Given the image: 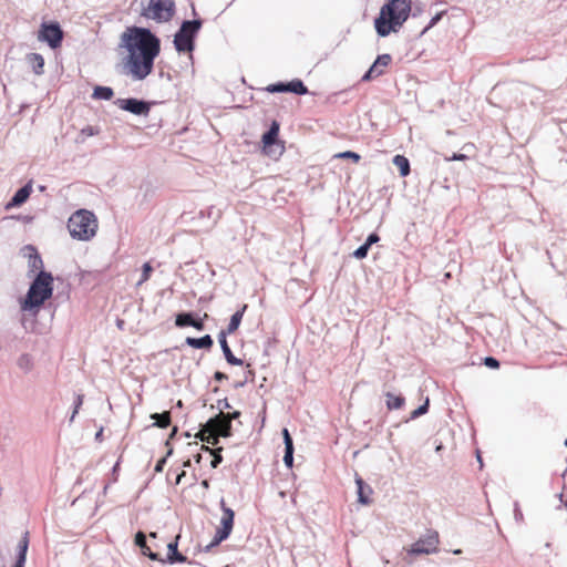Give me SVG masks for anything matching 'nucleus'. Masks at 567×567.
Wrapping results in <instances>:
<instances>
[{"label": "nucleus", "instance_id": "obj_17", "mask_svg": "<svg viewBox=\"0 0 567 567\" xmlns=\"http://www.w3.org/2000/svg\"><path fill=\"white\" fill-rule=\"evenodd\" d=\"M25 59L35 74L41 75L43 73L44 59L41 54L29 53Z\"/></svg>", "mask_w": 567, "mask_h": 567}, {"label": "nucleus", "instance_id": "obj_8", "mask_svg": "<svg viewBox=\"0 0 567 567\" xmlns=\"http://www.w3.org/2000/svg\"><path fill=\"white\" fill-rule=\"evenodd\" d=\"M38 39L42 42H47L52 49H56L61 45L63 40V31L56 22H43Z\"/></svg>", "mask_w": 567, "mask_h": 567}, {"label": "nucleus", "instance_id": "obj_31", "mask_svg": "<svg viewBox=\"0 0 567 567\" xmlns=\"http://www.w3.org/2000/svg\"><path fill=\"white\" fill-rule=\"evenodd\" d=\"M369 249L370 247H368L367 244H363L353 251V257L357 259H363L367 257Z\"/></svg>", "mask_w": 567, "mask_h": 567}, {"label": "nucleus", "instance_id": "obj_57", "mask_svg": "<svg viewBox=\"0 0 567 567\" xmlns=\"http://www.w3.org/2000/svg\"><path fill=\"white\" fill-rule=\"evenodd\" d=\"M123 323H124V322H123L122 320H118V321H117V326H118L120 328H122Z\"/></svg>", "mask_w": 567, "mask_h": 567}, {"label": "nucleus", "instance_id": "obj_19", "mask_svg": "<svg viewBox=\"0 0 567 567\" xmlns=\"http://www.w3.org/2000/svg\"><path fill=\"white\" fill-rule=\"evenodd\" d=\"M246 309H247V305H244L240 310L236 311L231 316L230 321H229L228 327H227V330L225 331L226 334H231V333H234L238 329V327H239V324L241 322L244 312L246 311Z\"/></svg>", "mask_w": 567, "mask_h": 567}, {"label": "nucleus", "instance_id": "obj_60", "mask_svg": "<svg viewBox=\"0 0 567 567\" xmlns=\"http://www.w3.org/2000/svg\"><path fill=\"white\" fill-rule=\"evenodd\" d=\"M182 405H183V403H182V401L179 400V401L177 402V406H179V408H181Z\"/></svg>", "mask_w": 567, "mask_h": 567}, {"label": "nucleus", "instance_id": "obj_52", "mask_svg": "<svg viewBox=\"0 0 567 567\" xmlns=\"http://www.w3.org/2000/svg\"><path fill=\"white\" fill-rule=\"evenodd\" d=\"M185 476V472L183 471L182 473H179L176 477V481H175V484L178 485L181 484L182 482V478Z\"/></svg>", "mask_w": 567, "mask_h": 567}, {"label": "nucleus", "instance_id": "obj_50", "mask_svg": "<svg viewBox=\"0 0 567 567\" xmlns=\"http://www.w3.org/2000/svg\"><path fill=\"white\" fill-rule=\"evenodd\" d=\"M214 379L218 382L224 381L227 379V375L224 372L216 371L214 374Z\"/></svg>", "mask_w": 567, "mask_h": 567}, {"label": "nucleus", "instance_id": "obj_20", "mask_svg": "<svg viewBox=\"0 0 567 567\" xmlns=\"http://www.w3.org/2000/svg\"><path fill=\"white\" fill-rule=\"evenodd\" d=\"M25 250L30 251L29 254V268L31 271L41 269L43 267V261L40 255L32 246H27Z\"/></svg>", "mask_w": 567, "mask_h": 567}, {"label": "nucleus", "instance_id": "obj_36", "mask_svg": "<svg viewBox=\"0 0 567 567\" xmlns=\"http://www.w3.org/2000/svg\"><path fill=\"white\" fill-rule=\"evenodd\" d=\"M83 398H84V396H83V394H79V395L76 396V400H75V403H74V410H73L72 415H71V417H70V422H73V421H74V417H75V415L78 414L79 409L81 408V405H82V403H83Z\"/></svg>", "mask_w": 567, "mask_h": 567}, {"label": "nucleus", "instance_id": "obj_6", "mask_svg": "<svg viewBox=\"0 0 567 567\" xmlns=\"http://www.w3.org/2000/svg\"><path fill=\"white\" fill-rule=\"evenodd\" d=\"M202 27L200 20H186L174 37V45L178 52H192L194 39Z\"/></svg>", "mask_w": 567, "mask_h": 567}, {"label": "nucleus", "instance_id": "obj_46", "mask_svg": "<svg viewBox=\"0 0 567 567\" xmlns=\"http://www.w3.org/2000/svg\"><path fill=\"white\" fill-rule=\"evenodd\" d=\"M192 327H194L198 331H202L205 329V326H204V322L202 319H195Z\"/></svg>", "mask_w": 567, "mask_h": 567}, {"label": "nucleus", "instance_id": "obj_44", "mask_svg": "<svg viewBox=\"0 0 567 567\" xmlns=\"http://www.w3.org/2000/svg\"><path fill=\"white\" fill-rule=\"evenodd\" d=\"M217 406H218L220 412H223V410H225V409H230L231 408L229 402L227 401V399L219 400L217 402Z\"/></svg>", "mask_w": 567, "mask_h": 567}, {"label": "nucleus", "instance_id": "obj_32", "mask_svg": "<svg viewBox=\"0 0 567 567\" xmlns=\"http://www.w3.org/2000/svg\"><path fill=\"white\" fill-rule=\"evenodd\" d=\"M336 156L339 158H350L355 163L360 161V155L352 151H346V152L337 154Z\"/></svg>", "mask_w": 567, "mask_h": 567}, {"label": "nucleus", "instance_id": "obj_26", "mask_svg": "<svg viewBox=\"0 0 567 567\" xmlns=\"http://www.w3.org/2000/svg\"><path fill=\"white\" fill-rule=\"evenodd\" d=\"M386 396V406L389 410H396L402 408L404 404V398L402 395H395L391 392L385 394Z\"/></svg>", "mask_w": 567, "mask_h": 567}, {"label": "nucleus", "instance_id": "obj_12", "mask_svg": "<svg viewBox=\"0 0 567 567\" xmlns=\"http://www.w3.org/2000/svg\"><path fill=\"white\" fill-rule=\"evenodd\" d=\"M32 193V181L28 182L24 186L19 188L10 202L6 205V209H11L13 207H19L24 204Z\"/></svg>", "mask_w": 567, "mask_h": 567}, {"label": "nucleus", "instance_id": "obj_18", "mask_svg": "<svg viewBox=\"0 0 567 567\" xmlns=\"http://www.w3.org/2000/svg\"><path fill=\"white\" fill-rule=\"evenodd\" d=\"M279 132V124L277 122H272L269 130L262 135V144L265 150L275 144Z\"/></svg>", "mask_w": 567, "mask_h": 567}, {"label": "nucleus", "instance_id": "obj_4", "mask_svg": "<svg viewBox=\"0 0 567 567\" xmlns=\"http://www.w3.org/2000/svg\"><path fill=\"white\" fill-rule=\"evenodd\" d=\"M68 229L73 238L90 240L96 234L97 219L92 212L79 209L70 216Z\"/></svg>", "mask_w": 567, "mask_h": 567}, {"label": "nucleus", "instance_id": "obj_3", "mask_svg": "<svg viewBox=\"0 0 567 567\" xmlns=\"http://www.w3.org/2000/svg\"><path fill=\"white\" fill-rule=\"evenodd\" d=\"M53 276L51 272L40 270L31 282L27 296L20 301L22 311L37 315L41 306L52 297Z\"/></svg>", "mask_w": 567, "mask_h": 567}, {"label": "nucleus", "instance_id": "obj_33", "mask_svg": "<svg viewBox=\"0 0 567 567\" xmlns=\"http://www.w3.org/2000/svg\"><path fill=\"white\" fill-rule=\"evenodd\" d=\"M284 463L287 467H292L293 463V449H285Z\"/></svg>", "mask_w": 567, "mask_h": 567}, {"label": "nucleus", "instance_id": "obj_2", "mask_svg": "<svg viewBox=\"0 0 567 567\" xmlns=\"http://www.w3.org/2000/svg\"><path fill=\"white\" fill-rule=\"evenodd\" d=\"M411 12V0H390L380 11L374 20L377 33L386 37L391 32H398L408 20Z\"/></svg>", "mask_w": 567, "mask_h": 567}, {"label": "nucleus", "instance_id": "obj_29", "mask_svg": "<svg viewBox=\"0 0 567 567\" xmlns=\"http://www.w3.org/2000/svg\"><path fill=\"white\" fill-rule=\"evenodd\" d=\"M427 410H429V398H426L425 402L411 413V419L420 417L421 415L425 414L427 412Z\"/></svg>", "mask_w": 567, "mask_h": 567}, {"label": "nucleus", "instance_id": "obj_13", "mask_svg": "<svg viewBox=\"0 0 567 567\" xmlns=\"http://www.w3.org/2000/svg\"><path fill=\"white\" fill-rule=\"evenodd\" d=\"M226 332L223 330L219 332L218 334V341H219V344H220V348L223 350V353L225 355V359L226 361L231 364V365H241L243 364V360L236 358L229 346H228V342H227V339H226Z\"/></svg>", "mask_w": 567, "mask_h": 567}, {"label": "nucleus", "instance_id": "obj_43", "mask_svg": "<svg viewBox=\"0 0 567 567\" xmlns=\"http://www.w3.org/2000/svg\"><path fill=\"white\" fill-rule=\"evenodd\" d=\"M379 240H380V237L375 233H372L368 236L364 244H367L368 247H371L373 244H377Z\"/></svg>", "mask_w": 567, "mask_h": 567}, {"label": "nucleus", "instance_id": "obj_48", "mask_svg": "<svg viewBox=\"0 0 567 567\" xmlns=\"http://www.w3.org/2000/svg\"><path fill=\"white\" fill-rule=\"evenodd\" d=\"M223 461V457L220 455H214V458L212 460V467L216 468Z\"/></svg>", "mask_w": 567, "mask_h": 567}, {"label": "nucleus", "instance_id": "obj_22", "mask_svg": "<svg viewBox=\"0 0 567 567\" xmlns=\"http://www.w3.org/2000/svg\"><path fill=\"white\" fill-rule=\"evenodd\" d=\"M151 417L155 420L154 425L157 427L165 429L171 424V413L168 411L154 413Z\"/></svg>", "mask_w": 567, "mask_h": 567}, {"label": "nucleus", "instance_id": "obj_58", "mask_svg": "<svg viewBox=\"0 0 567 567\" xmlns=\"http://www.w3.org/2000/svg\"><path fill=\"white\" fill-rule=\"evenodd\" d=\"M190 465V461L187 460L185 463H184V466H189Z\"/></svg>", "mask_w": 567, "mask_h": 567}, {"label": "nucleus", "instance_id": "obj_10", "mask_svg": "<svg viewBox=\"0 0 567 567\" xmlns=\"http://www.w3.org/2000/svg\"><path fill=\"white\" fill-rule=\"evenodd\" d=\"M121 110L127 111L135 115H148L151 104L146 101L130 97V99H117L114 102Z\"/></svg>", "mask_w": 567, "mask_h": 567}, {"label": "nucleus", "instance_id": "obj_49", "mask_svg": "<svg viewBox=\"0 0 567 567\" xmlns=\"http://www.w3.org/2000/svg\"><path fill=\"white\" fill-rule=\"evenodd\" d=\"M441 13L436 14L435 17L432 18V20L430 21L429 25L425 28L424 31L429 30L430 28H432L433 25H435L437 23V21L441 19Z\"/></svg>", "mask_w": 567, "mask_h": 567}, {"label": "nucleus", "instance_id": "obj_9", "mask_svg": "<svg viewBox=\"0 0 567 567\" xmlns=\"http://www.w3.org/2000/svg\"><path fill=\"white\" fill-rule=\"evenodd\" d=\"M437 544L439 534L430 530L411 546L409 553L412 555L432 554L437 550Z\"/></svg>", "mask_w": 567, "mask_h": 567}, {"label": "nucleus", "instance_id": "obj_56", "mask_svg": "<svg viewBox=\"0 0 567 567\" xmlns=\"http://www.w3.org/2000/svg\"><path fill=\"white\" fill-rule=\"evenodd\" d=\"M477 462H480L481 466L483 465L482 457L480 454H477Z\"/></svg>", "mask_w": 567, "mask_h": 567}, {"label": "nucleus", "instance_id": "obj_11", "mask_svg": "<svg viewBox=\"0 0 567 567\" xmlns=\"http://www.w3.org/2000/svg\"><path fill=\"white\" fill-rule=\"evenodd\" d=\"M391 62V55L390 54H381L377 58L374 63L370 66V69L365 72V74L362 76V81H370L383 73V70L381 68H385Z\"/></svg>", "mask_w": 567, "mask_h": 567}, {"label": "nucleus", "instance_id": "obj_14", "mask_svg": "<svg viewBox=\"0 0 567 567\" xmlns=\"http://www.w3.org/2000/svg\"><path fill=\"white\" fill-rule=\"evenodd\" d=\"M179 535L176 536L175 540L174 542H171L168 545H167V561L169 564H175V563H185L186 561V557L184 555H182L178 549H177V546H178V539H179Z\"/></svg>", "mask_w": 567, "mask_h": 567}, {"label": "nucleus", "instance_id": "obj_30", "mask_svg": "<svg viewBox=\"0 0 567 567\" xmlns=\"http://www.w3.org/2000/svg\"><path fill=\"white\" fill-rule=\"evenodd\" d=\"M427 410H429V398H426L425 402L411 413V419L420 417L421 415L425 414L427 412Z\"/></svg>", "mask_w": 567, "mask_h": 567}, {"label": "nucleus", "instance_id": "obj_5", "mask_svg": "<svg viewBox=\"0 0 567 567\" xmlns=\"http://www.w3.org/2000/svg\"><path fill=\"white\" fill-rule=\"evenodd\" d=\"M231 435V422L228 415L224 412H219L214 417H210L198 433V437L202 441H206L215 445L218 436L228 437Z\"/></svg>", "mask_w": 567, "mask_h": 567}, {"label": "nucleus", "instance_id": "obj_54", "mask_svg": "<svg viewBox=\"0 0 567 567\" xmlns=\"http://www.w3.org/2000/svg\"><path fill=\"white\" fill-rule=\"evenodd\" d=\"M202 486H203L204 488H208V487H209V483H208V481H207V480H204V481L202 482Z\"/></svg>", "mask_w": 567, "mask_h": 567}, {"label": "nucleus", "instance_id": "obj_47", "mask_svg": "<svg viewBox=\"0 0 567 567\" xmlns=\"http://www.w3.org/2000/svg\"><path fill=\"white\" fill-rule=\"evenodd\" d=\"M515 519L518 522L523 520V513L519 509L518 503H515V509H514Z\"/></svg>", "mask_w": 567, "mask_h": 567}, {"label": "nucleus", "instance_id": "obj_21", "mask_svg": "<svg viewBox=\"0 0 567 567\" xmlns=\"http://www.w3.org/2000/svg\"><path fill=\"white\" fill-rule=\"evenodd\" d=\"M393 164L395 167H398L402 177H405L410 174V162L405 156L395 155L393 157Z\"/></svg>", "mask_w": 567, "mask_h": 567}, {"label": "nucleus", "instance_id": "obj_28", "mask_svg": "<svg viewBox=\"0 0 567 567\" xmlns=\"http://www.w3.org/2000/svg\"><path fill=\"white\" fill-rule=\"evenodd\" d=\"M18 367L20 369L24 370L25 372L31 371V369L33 367V362H32L31 355H29V354L20 355V358L18 359Z\"/></svg>", "mask_w": 567, "mask_h": 567}, {"label": "nucleus", "instance_id": "obj_34", "mask_svg": "<svg viewBox=\"0 0 567 567\" xmlns=\"http://www.w3.org/2000/svg\"><path fill=\"white\" fill-rule=\"evenodd\" d=\"M152 270H153V268H152V266L148 262H145L143 265L142 278L138 281V285H142L143 282H145L150 278V275H151Z\"/></svg>", "mask_w": 567, "mask_h": 567}, {"label": "nucleus", "instance_id": "obj_35", "mask_svg": "<svg viewBox=\"0 0 567 567\" xmlns=\"http://www.w3.org/2000/svg\"><path fill=\"white\" fill-rule=\"evenodd\" d=\"M99 134V130L94 126H85L81 130L80 135L83 137L94 136Z\"/></svg>", "mask_w": 567, "mask_h": 567}, {"label": "nucleus", "instance_id": "obj_55", "mask_svg": "<svg viewBox=\"0 0 567 567\" xmlns=\"http://www.w3.org/2000/svg\"><path fill=\"white\" fill-rule=\"evenodd\" d=\"M102 433H103V430L101 429V430L96 433L95 439H96V440H100V439L102 437Z\"/></svg>", "mask_w": 567, "mask_h": 567}, {"label": "nucleus", "instance_id": "obj_7", "mask_svg": "<svg viewBox=\"0 0 567 567\" xmlns=\"http://www.w3.org/2000/svg\"><path fill=\"white\" fill-rule=\"evenodd\" d=\"M220 508L223 511V515L220 518V527L217 528L212 543L206 546V551L210 550V548L219 545L223 540L227 539L233 530L235 517L234 511L226 506L224 499L220 501Z\"/></svg>", "mask_w": 567, "mask_h": 567}, {"label": "nucleus", "instance_id": "obj_41", "mask_svg": "<svg viewBox=\"0 0 567 567\" xmlns=\"http://www.w3.org/2000/svg\"><path fill=\"white\" fill-rule=\"evenodd\" d=\"M484 363L486 367L492 368V369H496L499 367L498 360L493 357H486L484 360Z\"/></svg>", "mask_w": 567, "mask_h": 567}, {"label": "nucleus", "instance_id": "obj_51", "mask_svg": "<svg viewBox=\"0 0 567 567\" xmlns=\"http://www.w3.org/2000/svg\"><path fill=\"white\" fill-rule=\"evenodd\" d=\"M225 415H228V416H229V420L231 421V420L238 419V417H239V415H240V412L235 411V412H233V413H225Z\"/></svg>", "mask_w": 567, "mask_h": 567}, {"label": "nucleus", "instance_id": "obj_23", "mask_svg": "<svg viewBox=\"0 0 567 567\" xmlns=\"http://www.w3.org/2000/svg\"><path fill=\"white\" fill-rule=\"evenodd\" d=\"M286 86L288 89V92H290V93H295L298 95H305L308 93L307 86L300 80H292V81L286 83Z\"/></svg>", "mask_w": 567, "mask_h": 567}, {"label": "nucleus", "instance_id": "obj_37", "mask_svg": "<svg viewBox=\"0 0 567 567\" xmlns=\"http://www.w3.org/2000/svg\"><path fill=\"white\" fill-rule=\"evenodd\" d=\"M285 449H293L292 437L287 429L282 430Z\"/></svg>", "mask_w": 567, "mask_h": 567}, {"label": "nucleus", "instance_id": "obj_15", "mask_svg": "<svg viewBox=\"0 0 567 567\" xmlns=\"http://www.w3.org/2000/svg\"><path fill=\"white\" fill-rule=\"evenodd\" d=\"M355 484L358 487V501L363 505L370 504L369 495L372 493V488L360 476L355 477Z\"/></svg>", "mask_w": 567, "mask_h": 567}, {"label": "nucleus", "instance_id": "obj_42", "mask_svg": "<svg viewBox=\"0 0 567 567\" xmlns=\"http://www.w3.org/2000/svg\"><path fill=\"white\" fill-rule=\"evenodd\" d=\"M172 452H173V451H172V449H171V450H168L167 455H166L165 457L161 458V460L156 463V465H155V472L159 473V472H162V471H163L164 465H165V463H166V457H167V456H169V455L172 454Z\"/></svg>", "mask_w": 567, "mask_h": 567}, {"label": "nucleus", "instance_id": "obj_61", "mask_svg": "<svg viewBox=\"0 0 567 567\" xmlns=\"http://www.w3.org/2000/svg\"><path fill=\"white\" fill-rule=\"evenodd\" d=\"M150 536L151 537H156V533H151Z\"/></svg>", "mask_w": 567, "mask_h": 567}, {"label": "nucleus", "instance_id": "obj_24", "mask_svg": "<svg viewBox=\"0 0 567 567\" xmlns=\"http://www.w3.org/2000/svg\"><path fill=\"white\" fill-rule=\"evenodd\" d=\"M114 95V92L111 87L109 86H95L94 87V91H93V94H92V97L93 99H97V100H111Z\"/></svg>", "mask_w": 567, "mask_h": 567}, {"label": "nucleus", "instance_id": "obj_25", "mask_svg": "<svg viewBox=\"0 0 567 567\" xmlns=\"http://www.w3.org/2000/svg\"><path fill=\"white\" fill-rule=\"evenodd\" d=\"M28 550V538L27 535L19 544V554L14 567H24Z\"/></svg>", "mask_w": 567, "mask_h": 567}, {"label": "nucleus", "instance_id": "obj_38", "mask_svg": "<svg viewBox=\"0 0 567 567\" xmlns=\"http://www.w3.org/2000/svg\"><path fill=\"white\" fill-rule=\"evenodd\" d=\"M135 545L140 548H146V535L143 532L135 535Z\"/></svg>", "mask_w": 567, "mask_h": 567}, {"label": "nucleus", "instance_id": "obj_39", "mask_svg": "<svg viewBox=\"0 0 567 567\" xmlns=\"http://www.w3.org/2000/svg\"><path fill=\"white\" fill-rule=\"evenodd\" d=\"M141 550L143 553V555L150 557L152 560H159L162 563L165 561L164 559L159 558L158 554L153 553L147 545H146V548H141Z\"/></svg>", "mask_w": 567, "mask_h": 567}, {"label": "nucleus", "instance_id": "obj_1", "mask_svg": "<svg viewBox=\"0 0 567 567\" xmlns=\"http://www.w3.org/2000/svg\"><path fill=\"white\" fill-rule=\"evenodd\" d=\"M120 47L127 51L124 68L134 80H144L152 73L154 60L161 51V41L150 29L127 28L121 34Z\"/></svg>", "mask_w": 567, "mask_h": 567}, {"label": "nucleus", "instance_id": "obj_40", "mask_svg": "<svg viewBox=\"0 0 567 567\" xmlns=\"http://www.w3.org/2000/svg\"><path fill=\"white\" fill-rule=\"evenodd\" d=\"M268 91L269 92H288V89L286 86V83L279 82V83H276V84H271L268 87Z\"/></svg>", "mask_w": 567, "mask_h": 567}, {"label": "nucleus", "instance_id": "obj_59", "mask_svg": "<svg viewBox=\"0 0 567 567\" xmlns=\"http://www.w3.org/2000/svg\"><path fill=\"white\" fill-rule=\"evenodd\" d=\"M453 553H454L455 555H458V554H461V549H456V550H454Z\"/></svg>", "mask_w": 567, "mask_h": 567}, {"label": "nucleus", "instance_id": "obj_45", "mask_svg": "<svg viewBox=\"0 0 567 567\" xmlns=\"http://www.w3.org/2000/svg\"><path fill=\"white\" fill-rule=\"evenodd\" d=\"M446 161H465L467 156L465 154H453L451 157H445Z\"/></svg>", "mask_w": 567, "mask_h": 567}, {"label": "nucleus", "instance_id": "obj_27", "mask_svg": "<svg viewBox=\"0 0 567 567\" xmlns=\"http://www.w3.org/2000/svg\"><path fill=\"white\" fill-rule=\"evenodd\" d=\"M195 318L190 312H182L177 315L175 323L177 327H187L193 324Z\"/></svg>", "mask_w": 567, "mask_h": 567}, {"label": "nucleus", "instance_id": "obj_16", "mask_svg": "<svg viewBox=\"0 0 567 567\" xmlns=\"http://www.w3.org/2000/svg\"><path fill=\"white\" fill-rule=\"evenodd\" d=\"M186 344L195 349H210L214 341L209 334L202 338L187 337L185 340Z\"/></svg>", "mask_w": 567, "mask_h": 567}, {"label": "nucleus", "instance_id": "obj_62", "mask_svg": "<svg viewBox=\"0 0 567 567\" xmlns=\"http://www.w3.org/2000/svg\"><path fill=\"white\" fill-rule=\"evenodd\" d=\"M565 446H567V437H566V441H565Z\"/></svg>", "mask_w": 567, "mask_h": 567}, {"label": "nucleus", "instance_id": "obj_53", "mask_svg": "<svg viewBox=\"0 0 567 567\" xmlns=\"http://www.w3.org/2000/svg\"><path fill=\"white\" fill-rule=\"evenodd\" d=\"M177 433V427L174 426L173 430H172V433L169 435V439H173L175 436V434Z\"/></svg>", "mask_w": 567, "mask_h": 567}]
</instances>
